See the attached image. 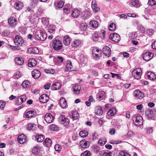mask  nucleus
<instances>
[{
  "label": "nucleus",
  "instance_id": "nucleus-22",
  "mask_svg": "<svg viewBox=\"0 0 156 156\" xmlns=\"http://www.w3.org/2000/svg\"><path fill=\"white\" fill-rule=\"evenodd\" d=\"M101 51L99 49H94L92 51V55L94 58H97L99 57V54Z\"/></svg>",
  "mask_w": 156,
  "mask_h": 156
},
{
  "label": "nucleus",
  "instance_id": "nucleus-19",
  "mask_svg": "<svg viewBox=\"0 0 156 156\" xmlns=\"http://www.w3.org/2000/svg\"><path fill=\"white\" fill-rule=\"evenodd\" d=\"M92 8L94 12H97L100 10V8L97 6V5L95 1H92Z\"/></svg>",
  "mask_w": 156,
  "mask_h": 156
},
{
  "label": "nucleus",
  "instance_id": "nucleus-24",
  "mask_svg": "<svg viewBox=\"0 0 156 156\" xmlns=\"http://www.w3.org/2000/svg\"><path fill=\"white\" fill-rule=\"evenodd\" d=\"M99 32L95 31L92 34V39L94 41H98L99 37Z\"/></svg>",
  "mask_w": 156,
  "mask_h": 156
},
{
  "label": "nucleus",
  "instance_id": "nucleus-30",
  "mask_svg": "<svg viewBox=\"0 0 156 156\" xmlns=\"http://www.w3.org/2000/svg\"><path fill=\"white\" fill-rule=\"evenodd\" d=\"M147 75L148 78L151 80H154L156 78L155 75L152 72H148L147 73Z\"/></svg>",
  "mask_w": 156,
  "mask_h": 156
},
{
  "label": "nucleus",
  "instance_id": "nucleus-47",
  "mask_svg": "<svg viewBox=\"0 0 156 156\" xmlns=\"http://www.w3.org/2000/svg\"><path fill=\"white\" fill-rule=\"evenodd\" d=\"M50 129L52 131H58L59 128L56 125L52 124L50 126Z\"/></svg>",
  "mask_w": 156,
  "mask_h": 156
},
{
  "label": "nucleus",
  "instance_id": "nucleus-46",
  "mask_svg": "<svg viewBox=\"0 0 156 156\" xmlns=\"http://www.w3.org/2000/svg\"><path fill=\"white\" fill-rule=\"evenodd\" d=\"M80 136L82 137H86L88 135V133L87 131L83 130L81 131L79 133Z\"/></svg>",
  "mask_w": 156,
  "mask_h": 156
},
{
  "label": "nucleus",
  "instance_id": "nucleus-37",
  "mask_svg": "<svg viewBox=\"0 0 156 156\" xmlns=\"http://www.w3.org/2000/svg\"><path fill=\"white\" fill-rule=\"evenodd\" d=\"M71 116L73 120H76L79 117V115L78 112L76 111L73 112L71 113Z\"/></svg>",
  "mask_w": 156,
  "mask_h": 156
},
{
  "label": "nucleus",
  "instance_id": "nucleus-41",
  "mask_svg": "<svg viewBox=\"0 0 156 156\" xmlns=\"http://www.w3.org/2000/svg\"><path fill=\"white\" fill-rule=\"evenodd\" d=\"M66 71H69L71 70L72 67V62L71 61H68L66 62Z\"/></svg>",
  "mask_w": 156,
  "mask_h": 156
},
{
  "label": "nucleus",
  "instance_id": "nucleus-54",
  "mask_svg": "<svg viewBox=\"0 0 156 156\" xmlns=\"http://www.w3.org/2000/svg\"><path fill=\"white\" fill-rule=\"evenodd\" d=\"M38 146H36L34 147L32 150V152L34 155H36L38 153Z\"/></svg>",
  "mask_w": 156,
  "mask_h": 156
},
{
  "label": "nucleus",
  "instance_id": "nucleus-62",
  "mask_svg": "<svg viewBox=\"0 0 156 156\" xmlns=\"http://www.w3.org/2000/svg\"><path fill=\"white\" fill-rule=\"evenodd\" d=\"M0 102L1 103V105L0 106V109L3 110L5 106V101H0Z\"/></svg>",
  "mask_w": 156,
  "mask_h": 156
},
{
  "label": "nucleus",
  "instance_id": "nucleus-25",
  "mask_svg": "<svg viewBox=\"0 0 156 156\" xmlns=\"http://www.w3.org/2000/svg\"><path fill=\"white\" fill-rule=\"evenodd\" d=\"M56 6V9H60L63 7L64 5V3L62 1H58L55 3Z\"/></svg>",
  "mask_w": 156,
  "mask_h": 156
},
{
  "label": "nucleus",
  "instance_id": "nucleus-59",
  "mask_svg": "<svg viewBox=\"0 0 156 156\" xmlns=\"http://www.w3.org/2000/svg\"><path fill=\"white\" fill-rule=\"evenodd\" d=\"M90 14V13L87 11H85L83 12L82 15H83L84 18H86L88 17Z\"/></svg>",
  "mask_w": 156,
  "mask_h": 156
},
{
  "label": "nucleus",
  "instance_id": "nucleus-61",
  "mask_svg": "<svg viewBox=\"0 0 156 156\" xmlns=\"http://www.w3.org/2000/svg\"><path fill=\"white\" fill-rule=\"evenodd\" d=\"M119 156H130V155L126 152L123 151H122L119 154Z\"/></svg>",
  "mask_w": 156,
  "mask_h": 156
},
{
  "label": "nucleus",
  "instance_id": "nucleus-40",
  "mask_svg": "<svg viewBox=\"0 0 156 156\" xmlns=\"http://www.w3.org/2000/svg\"><path fill=\"white\" fill-rule=\"evenodd\" d=\"M116 112L115 108H111L108 112V115L111 116L114 115Z\"/></svg>",
  "mask_w": 156,
  "mask_h": 156
},
{
  "label": "nucleus",
  "instance_id": "nucleus-49",
  "mask_svg": "<svg viewBox=\"0 0 156 156\" xmlns=\"http://www.w3.org/2000/svg\"><path fill=\"white\" fill-rule=\"evenodd\" d=\"M95 113L97 115H101L102 113V110L101 107H99L97 109L95 112Z\"/></svg>",
  "mask_w": 156,
  "mask_h": 156
},
{
  "label": "nucleus",
  "instance_id": "nucleus-36",
  "mask_svg": "<svg viewBox=\"0 0 156 156\" xmlns=\"http://www.w3.org/2000/svg\"><path fill=\"white\" fill-rule=\"evenodd\" d=\"M117 34L116 33L111 34L109 35V38L111 39L112 41L114 42H117V40L116 39Z\"/></svg>",
  "mask_w": 156,
  "mask_h": 156
},
{
  "label": "nucleus",
  "instance_id": "nucleus-26",
  "mask_svg": "<svg viewBox=\"0 0 156 156\" xmlns=\"http://www.w3.org/2000/svg\"><path fill=\"white\" fill-rule=\"evenodd\" d=\"M146 115L148 119H152L154 117V115L153 111L150 110H147L145 112Z\"/></svg>",
  "mask_w": 156,
  "mask_h": 156
},
{
  "label": "nucleus",
  "instance_id": "nucleus-4",
  "mask_svg": "<svg viewBox=\"0 0 156 156\" xmlns=\"http://www.w3.org/2000/svg\"><path fill=\"white\" fill-rule=\"evenodd\" d=\"M23 42V41L21 37L19 35L16 36L14 39V42L16 45L18 46L17 47L15 46L16 49L17 50L20 49L21 48L19 46H21Z\"/></svg>",
  "mask_w": 156,
  "mask_h": 156
},
{
  "label": "nucleus",
  "instance_id": "nucleus-6",
  "mask_svg": "<svg viewBox=\"0 0 156 156\" xmlns=\"http://www.w3.org/2000/svg\"><path fill=\"white\" fill-rule=\"evenodd\" d=\"M132 73L135 79L139 80L142 74V69L140 68H137L132 71Z\"/></svg>",
  "mask_w": 156,
  "mask_h": 156
},
{
  "label": "nucleus",
  "instance_id": "nucleus-63",
  "mask_svg": "<svg viewBox=\"0 0 156 156\" xmlns=\"http://www.w3.org/2000/svg\"><path fill=\"white\" fill-rule=\"evenodd\" d=\"M130 37H131V38L132 39H134L136 37V32H133L131 33L130 35Z\"/></svg>",
  "mask_w": 156,
  "mask_h": 156
},
{
  "label": "nucleus",
  "instance_id": "nucleus-7",
  "mask_svg": "<svg viewBox=\"0 0 156 156\" xmlns=\"http://www.w3.org/2000/svg\"><path fill=\"white\" fill-rule=\"evenodd\" d=\"M27 99V97L25 95H22L18 97L16 101V103L18 105H20L25 101Z\"/></svg>",
  "mask_w": 156,
  "mask_h": 156
},
{
  "label": "nucleus",
  "instance_id": "nucleus-32",
  "mask_svg": "<svg viewBox=\"0 0 156 156\" xmlns=\"http://www.w3.org/2000/svg\"><path fill=\"white\" fill-rule=\"evenodd\" d=\"M15 61L16 64L19 65H21L23 63V60L22 58L16 57Z\"/></svg>",
  "mask_w": 156,
  "mask_h": 156
},
{
  "label": "nucleus",
  "instance_id": "nucleus-23",
  "mask_svg": "<svg viewBox=\"0 0 156 156\" xmlns=\"http://www.w3.org/2000/svg\"><path fill=\"white\" fill-rule=\"evenodd\" d=\"M59 105L62 108L66 107L67 105L66 101L64 98H61L59 101Z\"/></svg>",
  "mask_w": 156,
  "mask_h": 156
},
{
  "label": "nucleus",
  "instance_id": "nucleus-38",
  "mask_svg": "<svg viewBox=\"0 0 156 156\" xmlns=\"http://www.w3.org/2000/svg\"><path fill=\"white\" fill-rule=\"evenodd\" d=\"M44 136L42 135H36L35 136L36 140L39 142H42L44 140Z\"/></svg>",
  "mask_w": 156,
  "mask_h": 156
},
{
  "label": "nucleus",
  "instance_id": "nucleus-16",
  "mask_svg": "<svg viewBox=\"0 0 156 156\" xmlns=\"http://www.w3.org/2000/svg\"><path fill=\"white\" fill-rule=\"evenodd\" d=\"M36 112L34 111L30 110L28 111L25 113V116L28 118L34 116L36 115Z\"/></svg>",
  "mask_w": 156,
  "mask_h": 156
},
{
  "label": "nucleus",
  "instance_id": "nucleus-57",
  "mask_svg": "<svg viewBox=\"0 0 156 156\" xmlns=\"http://www.w3.org/2000/svg\"><path fill=\"white\" fill-rule=\"evenodd\" d=\"M55 151L58 152L60 151L62 149V146L59 144H56L54 147Z\"/></svg>",
  "mask_w": 156,
  "mask_h": 156
},
{
  "label": "nucleus",
  "instance_id": "nucleus-31",
  "mask_svg": "<svg viewBox=\"0 0 156 156\" xmlns=\"http://www.w3.org/2000/svg\"><path fill=\"white\" fill-rule=\"evenodd\" d=\"M81 43V41L80 40H76L74 41L72 43V46L73 47H76L79 46Z\"/></svg>",
  "mask_w": 156,
  "mask_h": 156
},
{
  "label": "nucleus",
  "instance_id": "nucleus-12",
  "mask_svg": "<svg viewBox=\"0 0 156 156\" xmlns=\"http://www.w3.org/2000/svg\"><path fill=\"white\" fill-rule=\"evenodd\" d=\"M54 117L50 113L46 114L44 117V119L46 122L48 123H51L53 121Z\"/></svg>",
  "mask_w": 156,
  "mask_h": 156
},
{
  "label": "nucleus",
  "instance_id": "nucleus-52",
  "mask_svg": "<svg viewBox=\"0 0 156 156\" xmlns=\"http://www.w3.org/2000/svg\"><path fill=\"white\" fill-rule=\"evenodd\" d=\"M130 3L131 5L133 6H135L136 7L138 6V2L137 0H130Z\"/></svg>",
  "mask_w": 156,
  "mask_h": 156
},
{
  "label": "nucleus",
  "instance_id": "nucleus-33",
  "mask_svg": "<svg viewBox=\"0 0 156 156\" xmlns=\"http://www.w3.org/2000/svg\"><path fill=\"white\" fill-rule=\"evenodd\" d=\"M80 89L81 87L80 86L76 85L73 86V91L76 94H79Z\"/></svg>",
  "mask_w": 156,
  "mask_h": 156
},
{
  "label": "nucleus",
  "instance_id": "nucleus-53",
  "mask_svg": "<svg viewBox=\"0 0 156 156\" xmlns=\"http://www.w3.org/2000/svg\"><path fill=\"white\" fill-rule=\"evenodd\" d=\"M81 30L85 31L87 29V26L85 23H81L80 27Z\"/></svg>",
  "mask_w": 156,
  "mask_h": 156
},
{
  "label": "nucleus",
  "instance_id": "nucleus-58",
  "mask_svg": "<svg viewBox=\"0 0 156 156\" xmlns=\"http://www.w3.org/2000/svg\"><path fill=\"white\" fill-rule=\"evenodd\" d=\"M63 9L64 12L66 14H68L70 12V9L68 6H65Z\"/></svg>",
  "mask_w": 156,
  "mask_h": 156
},
{
  "label": "nucleus",
  "instance_id": "nucleus-34",
  "mask_svg": "<svg viewBox=\"0 0 156 156\" xmlns=\"http://www.w3.org/2000/svg\"><path fill=\"white\" fill-rule=\"evenodd\" d=\"M80 144V146L83 148H86L89 146V142L81 141Z\"/></svg>",
  "mask_w": 156,
  "mask_h": 156
},
{
  "label": "nucleus",
  "instance_id": "nucleus-55",
  "mask_svg": "<svg viewBox=\"0 0 156 156\" xmlns=\"http://www.w3.org/2000/svg\"><path fill=\"white\" fill-rule=\"evenodd\" d=\"M116 27L115 25L113 23H112L109 25L108 26V29L110 31H113Z\"/></svg>",
  "mask_w": 156,
  "mask_h": 156
},
{
  "label": "nucleus",
  "instance_id": "nucleus-50",
  "mask_svg": "<svg viewBox=\"0 0 156 156\" xmlns=\"http://www.w3.org/2000/svg\"><path fill=\"white\" fill-rule=\"evenodd\" d=\"M105 32L104 30H101L99 32V37L102 39L104 38L105 36Z\"/></svg>",
  "mask_w": 156,
  "mask_h": 156
},
{
  "label": "nucleus",
  "instance_id": "nucleus-64",
  "mask_svg": "<svg viewBox=\"0 0 156 156\" xmlns=\"http://www.w3.org/2000/svg\"><path fill=\"white\" fill-rule=\"evenodd\" d=\"M15 77L17 79L19 78L21 76L20 73L19 71L17 72L14 74Z\"/></svg>",
  "mask_w": 156,
  "mask_h": 156
},
{
  "label": "nucleus",
  "instance_id": "nucleus-17",
  "mask_svg": "<svg viewBox=\"0 0 156 156\" xmlns=\"http://www.w3.org/2000/svg\"><path fill=\"white\" fill-rule=\"evenodd\" d=\"M70 37L66 35L63 38V43L66 45H68L70 43Z\"/></svg>",
  "mask_w": 156,
  "mask_h": 156
},
{
  "label": "nucleus",
  "instance_id": "nucleus-51",
  "mask_svg": "<svg viewBox=\"0 0 156 156\" xmlns=\"http://www.w3.org/2000/svg\"><path fill=\"white\" fill-rule=\"evenodd\" d=\"M42 23L45 25H47L49 23V20L47 18L43 17L42 20Z\"/></svg>",
  "mask_w": 156,
  "mask_h": 156
},
{
  "label": "nucleus",
  "instance_id": "nucleus-14",
  "mask_svg": "<svg viewBox=\"0 0 156 156\" xmlns=\"http://www.w3.org/2000/svg\"><path fill=\"white\" fill-rule=\"evenodd\" d=\"M41 74L40 72L37 69H34L32 72V76L35 79L39 78L41 76Z\"/></svg>",
  "mask_w": 156,
  "mask_h": 156
},
{
  "label": "nucleus",
  "instance_id": "nucleus-9",
  "mask_svg": "<svg viewBox=\"0 0 156 156\" xmlns=\"http://www.w3.org/2000/svg\"><path fill=\"white\" fill-rule=\"evenodd\" d=\"M153 55V53L147 52L143 54V58L144 60L148 61L152 58Z\"/></svg>",
  "mask_w": 156,
  "mask_h": 156
},
{
  "label": "nucleus",
  "instance_id": "nucleus-35",
  "mask_svg": "<svg viewBox=\"0 0 156 156\" xmlns=\"http://www.w3.org/2000/svg\"><path fill=\"white\" fill-rule=\"evenodd\" d=\"M105 94V92L103 91H100L97 94L96 98L98 100H101L102 99Z\"/></svg>",
  "mask_w": 156,
  "mask_h": 156
},
{
  "label": "nucleus",
  "instance_id": "nucleus-39",
  "mask_svg": "<svg viewBox=\"0 0 156 156\" xmlns=\"http://www.w3.org/2000/svg\"><path fill=\"white\" fill-rule=\"evenodd\" d=\"M48 32L50 33H54L55 29V27L53 25H50L47 27Z\"/></svg>",
  "mask_w": 156,
  "mask_h": 156
},
{
  "label": "nucleus",
  "instance_id": "nucleus-43",
  "mask_svg": "<svg viewBox=\"0 0 156 156\" xmlns=\"http://www.w3.org/2000/svg\"><path fill=\"white\" fill-rule=\"evenodd\" d=\"M22 86L24 88H28L30 86V82L27 80H24L22 83Z\"/></svg>",
  "mask_w": 156,
  "mask_h": 156
},
{
  "label": "nucleus",
  "instance_id": "nucleus-18",
  "mask_svg": "<svg viewBox=\"0 0 156 156\" xmlns=\"http://www.w3.org/2000/svg\"><path fill=\"white\" fill-rule=\"evenodd\" d=\"M61 84L59 82H57L54 83L51 86V88L52 90H58L60 88Z\"/></svg>",
  "mask_w": 156,
  "mask_h": 156
},
{
  "label": "nucleus",
  "instance_id": "nucleus-44",
  "mask_svg": "<svg viewBox=\"0 0 156 156\" xmlns=\"http://www.w3.org/2000/svg\"><path fill=\"white\" fill-rule=\"evenodd\" d=\"M27 129L29 130H34L36 128V125L34 124L29 123L27 125Z\"/></svg>",
  "mask_w": 156,
  "mask_h": 156
},
{
  "label": "nucleus",
  "instance_id": "nucleus-60",
  "mask_svg": "<svg viewBox=\"0 0 156 156\" xmlns=\"http://www.w3.org/2000/svg\"><path fill=\"white\" fill-rule=\"evenodd\" d=\"M90 151H87L82 154L81 156H90Z\"/></svg>",
  "mask_w": 156,
  "mask_h": 156
},
{
  "label": "nucleus",
  "instance_id": "nucleus-48",
  "mask_svg": "<svg viewBox=\"0 0 156 156\" xmlns=\"http://www.w3.org/2000/svg\"><path fill=\"white\" fill-rule=\"evenodd\" d=\"M106 140L105 138H103L100 139L98 142V144L99 145H104L106 143Z\"/></svg>",
  "mask_w": 156,
  "mask_h": 156
},
{
  "label": "nucleus",
  "instance_id": "nucleus-42",
  "mask_svg": "<svg viewBox=\"0 0 156 156\" xmlns=\"http://www.w3.org/2000/svg\"><path fill=\"white\" fill-rule=\"evenodd\" d=\"M89 25L91 27L96 28L98 26V23L96 20H93L90 21Z\"/></svg>",
  "mask_w": 156,
  "mask_h": 156
},
{
  "label": "nucleus",
  "instance_id": "nucleus-2",
  "mask_svg": "<svg viewBox=\"0 0 156 156\" xmlns=\"http://www.w3.org/2000/svg\"><path fill=\"white\" fill-rule=\"evenodd\" d=\"M61 124L63 125L66 128H68L69 127V119L63 115H61L59 118L58 120Z\"/></svg>",
  "mask_w": 156,
  "mask_h": 156
},
{
  "label": "nucleus",
  "instance_id": "nucleus-20",
  "mask_svg": "<svg viewBox=\"0 0 156 156\" xmlns=\"http://www.w3.org/2000/svg\"><path fill=\"white\" fill-rule=\"evenodd\" d=\"M28 52L30 53L37 54L39 53V50L36 47L30 48L28 49Z\"/></svg>",
  "mask_w": 156,
  "mask_h": 156
},
{
  "label": "nucleus",
  "instance_id": "nucleus-29",
  "mask_svg": "<svg viewBox=\"0 0 156 156\" xmlns=\"http://www.w3.org/2000/svg\"><path fill=\"white\" fill-rule=\"evenodd\" d=\"M51 140L48 138H47L45 139L43 143V144L47 147L50 146L51 145Z\"/></svg>",
  "mask_w": 156,
  "mask_h": 156
},
{
  "label": "nucleus",
  "instance_id": "nucleus-28",
  "mask_svg": "<svg viewBox=\"0 0 156 156\" xmlns=\"http://www.w3.org/2000/svg\"><path fill=\"white\" fill-rule=\"evenodd\" d=\"M49 98L48 97L46 94H43L41 96L40 100H42L41 101L44 103L47 102L48 101Z\"/></svg>",
  "mask_w": 156,
  "mask_h": 156
},
{
  "label": "nucleus",
  "instance_id": "nucleus-56",
  "mask_svg": "<svg viewBox=\"0 0 156 156\" xmlns=\"http://www.w3.org/2000/svg\"><path fill=\"white\" fill-rule=\"evenodd\" d=\"M121 71L119 73H118V79H121L123 80V77L122 76L123 75V73L124 72V70L123 69H122L121 68Z\"/></svg>",
  "mask_w": 156,
  "mask_h": 156
},
{
  "label": "nucleus",
  "instance_id": "nucleus-1",
  "mask_svg": "<svg viewBox=\"0 0 156 156\" xmlns=\"http://www.w3.org/2000/svg\"><path fill=\"white\" fill-rule=\"evenodd\" d=\"M35 37L37 40L41 41H44L47 37V36L45 33L41 30H37L35 33Z\"/></svg>",
  "mask_w": 156,
  "mask_h": 156
},
{
  "label": "nucleus",
  "instance_id": "nucleus-15",
  "mask_svg": "<svg viewBox=\"0 0 156 156\" xmlns=\"http://www.w3.org/2000/svg\"><path fill=\"white\" fill-rule=\"evenodd\" d=\"M63 61V58L60 56H58L56 58H54L53 61L56 65H59L62 63Z\"/></svg>",
  "mask_w": 156,
  "mask_h": 156
},
{
  "label": "nucleus",
  "instance_id": "nucleus-13",
  "mask_svg": "<svg viewBox=\"0 0 156 156\" xmlns=\"http://www.w3.org/2000/svg\"><path fill=\"white\" fill-rule=\"evenodd\" d=\"M8 22L10 26L15 27L17 24V19L13 17H11L8 19Z\"/></svg>",
  "mask_w": 156,
  "mask_h": 156
},
{
  "label": "nucleus",
  "instance_id": "nucleus-3",
  "mask_svg": "<svg viewBox=\"0 0 156 156\" xmlns=\"http://www.w3.org/2000/svg\"><path fill=\"white\" fill-rule=\"evenodd\" d=\"M132 119L136 126H139L143 124V119L140 115H135L133 117Z\"/></svg>",
  "mask_w": 156,
  "mask_h": 156
},
{
  "label": "nucleus",
  "instance_id": "nucleus-10",
  "mask_svg": "<svg viewBox=\"0 0 156 156\" xmlns=\"http://www.w3.org/2000/svg\"><path fill=\"white\" fill-rule=\"evenodd\" d=\"M26 136L23 134L19 135L17 138V140L20 144H23L27 141Z\"/></svg>",
  "mask_w": 156,
  "mask_h": 156
},
{
  "label": "nucleus",
  "instance_id": "nucleus-21",
  "mask_svg": "<svg viewBox=\"0 0 156 156\" xmlns=\"http://www.w3.org/2000/svg\"><path fill=\"white\" fill-rule=\"evenodd\" d=\"M37 64L36 61L34 58H31L29 60L28 66L30 67L35 66Z\"/></svg>",
  "mask_w": 156,
  "mask_h": 156
},
{
  "label": "nucleus",
  "instance_id": "nucleus-8",
  "mask_svg": "<svg viewBox=\"0 0 156 156\" xmlns=\"http://www.w3.org/2000/svg\"><path fill=\"white\" fill-rule=\"evenodd\" d=\"M134 94L136 99H141L144 97V94L143 92L139 90H135L134 92Z\"/></svg>",
  "mask_w": 156,
  "mask_h": 156
},
{
  "label": "nucleus",
  "instance_id": "nucleus-27",
  "mask_svg": "<svg viewBox=\"0 0 156 156\" xmlns=\"http://www.w3.org/2000/svg\"><path fill=\"white\" fill-rule=\"evenodd\" d=\"M15 8L17 10H20L22 9L23 6V3L20 2H18L15 3Z\"/></svg>",
  "mask_w": 156,
  "mask_h": 156
},
{
  "label": "nucleus",
  "instance_id": "nucleus-11",
  "mask_svg": "<svg viewBox=\"0 0 156 156\" xmlns=\"http://www.w3.org/2000/svg\"><path fill=\"white\" fill-rule=\"evenodd\" d=\"M111 49L108 46H105L102 49V52L103 54L107 57H109L111 55Z\"/></svg>",
  "mask_w": 156,
  "mask_h": 156
},
{
  "label": "nucleus",
  "instance_id": "nucleus-45",
  "mask_svg": "<svg viewBox=\"0 0 156 156\" xmlns=\"http://www.w3.org/2000/svg\"><path fill=\"white\" fill-rule=\"evenodd\" d=\"M80 14V11L77 9H74L72 13V16L74 17H76Z\"/></svg>",
  "mask_w": 156,
  "mask_h": 156
},
{
  "label": "nucleus",
  "instance_id": "nucleus-5",
  "mask_svg": "<svg viewBox=\"0 0 156 156\" xmlns=\"http://www.w3.org/2000/svg\"><path fill=\"white\" fill-rule=\"evenodd\" d=\"M52 46L55 50L58 51L62 48V43L60 41L55 39L53 41Z\"/></svg>",
  "mask_w": 156,
  "mask_h": 156
}]
</instances>
